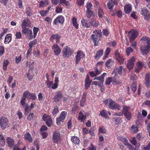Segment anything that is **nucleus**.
I'll use <instances>...</instances> for the list:
<instances>
[{
    "label": "nucleus",
    "instance_id": "nucleus-56",
    "mask_svg": "<svg viewBox=\"0 0 150 150\" xmlns=\"http://www.w3.org/2000/svg\"><path fill=\"white\" fill-rule=\"evenodd\" d=\"M58 22L62 23L64 21V19L62 16H60L57 17Z\"/></svg>",
    "mask_w": 150,
    "mask_h": 150
},
{
    "label": "nucleus",
    "instance_id": "nucleus-16",
    "mask_svg": "<svg viewBox=\"0 0 150 150\" xmlns=\"http://www.w3.org/2000/svg\"><path fill=\"white\" fill-rule=\"evenodd\" d=\"M52 48L55 55L59 54L61 52V50L57 44H54L52 46Z\"/></svg>",
    "mask_w": 150,
    "mask_h": 150
},
{
    "label": "nucleus",
    "instance_id": "nucleus-8",
    "mask_svg": "<svg viewBox=\"0 0 150 150\" xmlns=\"http://www.w3.org/2000/svg\"><path fill=\"white\" fill-rule=\"evenodd\" d=\"M129 107L124 106L122 110V113H124L125 118L128 120H129L132 117L131 113L129 111Z\"/></svg>",
    "mask_w": 150,
    "mask_h": 150
},
{
    "label": "nucleus",
    "instance_id": "nucleus-6",
    "mask_svg": "<svg viewBox=\"0 0 150 150\" xmlns=\"http://www.w3.org/2000/svg\"><path fill=\"white\" fill-rule=\"evenodd\" d=\"M52 140L53 142L57 144L60 143L61 138L60 133L58 131H55L53 135Z\"/></svg>",
    "mask_w": 150,
    "mask_h": 150
},
{
    "label": "nucleus",
    "instance_id": "nucleus-19",
    "mask_svg": "<svg viewBox=\"0 0 150 150\" xmlns=\"http://www.w3.org/2000/svg\"><path fill=\"white\" fill-rule=\"evenodd\" d=\"M28 91H26L25 92L23 93V96L22 97V99L21 101V103L23 107H25L26 105L25 103V100L26 98L27 97V95H28Z\"/></svg>",
    "mask_w": 150,
    "mask_h": 150
},
{
    "label": "nucleus",
    "instance_id": "nucleus-47",
    "mask_svg": "<svg viewBox=\"0 0 150 150\" xmlns=\"http://www.w3.org/2000/svg\"><path fill=\"white\" fill-rule=\"evenodd\" d=\"M133 50L130 47L127 48L126 49V53L127 56H129L130 52H132Z\"/></svg>",
    "mask_w": 150,
    "mask_h": 150
},
{
    "label": "nucleus",
    "instance_id": "nucleus-33",
    "mask_svg": "<svg viewBox=\"0 0 150 150\" xmlns=\"http://www.w3.org/2000/svg\"><path fill=\"white\" fill-rule=\"evenodd\" d=\"M24 137L25 140L29 142H32V139L31 138V135L29 133L25 134Z\"/></svg>",
    "mask_w": 150,
    "mask_h": 150
},
{
    "label": "nucleus",
    "instance_id": "nucleus-11",
    "mask_svg": "<svg viewBox=\"0 0 150 150\" xmlns=\"http://www.w3.org/2000/svg\"><path fill=\"white\" fill-rule=\"evenodd\" d=\"M129 39L130 42L133 41V40L137 37L138 35L136 30H132L129 33Z\"/></svg>",
    "mask_w": 150,
    "mask_h": 150
},
{
    "label": "nucleus",
    "instance_id": "nucleus-58",
    "mask_svg": "<svg viewBox=\"0 0 150 150\" xmlns=\"http://www.w3.org/2000/svg\"><path fill=\"white\" fill-rule=\"evenodd\" d=\"M115 122L116 125L120 124L122 122V120L119 118L116 117L115 120Z\"/></svg>",
    "mask_w": 150,
    "mask_h": 150
},
{
    "label": "nucleus",
    "instance_id": "nucleus-7",
    "mask_svg": "<svg viewBox=\"0 0 150 150\" xmlns=\"http://www.w3.org/2000/svg\"><path fill=\"white\" fill-rule=\"evenodd\" d=\"M62 52L63 56L65 57H70L73 53V51L70 47L67 46L63 49Z\"/></svg>",
    "mask_w": 150,
    "mask_h": 150
},
{
    "label": "nucleus",
    "instance_id": "nucleus-37",
    "mask_svg": "<svg viewBox=\"0 0 150 150\" xmlns=\"http://www.w3.org/2000/svg\"><path fill=\"white\" fill-rule=\"evenodd\" d=\"M118 62L121 64H123L124 61V59L122 55H120L118 57L116 58Z\"/></svg>",
    "mask_w": 150,
    "mask_h": 150
},
{
    "label": "nucleus",
    "instance_id": "nucleus-57",
    "mask_svg": "<svg viewBox=\"0 0 150 150\" xmlns=\"http://www.w3.org/2000/svg\"><path fill=\"white\" fill-rule=\"evenodd\" d=\"M60 3L61 4H64L67 6H69L70 4L69 2L66 0H60Z\"/></svg>",
    "mask_w": 150,
    "mask_h": 150
},
{
    "label": "nucleus",
    "instance_id": "nucleus-62",
    "mask_svg": "<svg viewBox=\"0 0 150 150\" xmlns=\"http://www.w3.org/2000/svg\"><path fill=\"white\" fill-rule=\"evenodd\" d=\"M145 80L146 81L150 80V73H147L145 75Z\"/></svg>",
    "mask_w": 150,
    "mask_h": 150
},
{
    "label": "nucleus",
    "instance_id": "nucleus-64",
    "mask_svg": "<svg viewBox=\"0 0 150 150\" xmlns=\"http://www.w3.org/2000/svg\"><path fill=\"white\" fill-rule=\"evenodd\" d=\"M15 35L16 39H20L21 37V33L20 32H16Z\"/></svg>",
    "mask_w": 150,
    "mask_h": 150
},
{
    "label": "nucleus",
    "instance_id": "nucleus-53",
    "mask_svg": "<svg viewBox=\"0 0 150 150\" xmlns=\"http://www.w3.org/2000/svg\"><path fill=\"white\" fill-rule=\"evenodd\" d=\"M100 115L102 117H105L106 118H108V117L107 113L105 112V110H103L100 112Z\"/></svg>",
    "mask_w": 150,
    "mask_h": 150
},
{
    "label": "nucleus",
    "instance_id": "nucleus-48",
    "mask_svg": "<svg viewBox=\"0 0 150 150\" xmlns=\"http://www.w3.org/2000/svg\"><path fill=\"white\" fill-rule=\"evenodd\" d=\"M9 64V62L7 60H5L4 61L3 64V68L4 70L6 69L7 67Z\"/></svg>",
    "mask_w": 150,
    "mask_h": 150
},
{
    "label": "nucleus",
    "instance_id": "nucleus-25",
    "mask_svg": "<svg viewBox=\"0 0 150 150\" xmlns=\"http://www.w3.org/2000/svg\"><path fill=\"white\" fill-rule=\"evenodd\" d=\"M72 142L75 144H78L79 143L80 140L77 137L73 136L71 138Z\"/></svg>",
    "mask_w": 150,
    "mask_h": 150
},
{
    "label": "nucleus",
    "instance_id": "nucleus-20",
    "mask_svg": "<svg viewBox=\"0 0 150 150\" xmlns=\"http://www.w3.org/2000/svg\"><path fill=\"white\" fill-rule=\"evenodd\" d=\"M31 23L30 21L27 18H25L22 21L21 24L22 26H24L25 27H30Z\"/></svg>",
    "mask_w": 150,
    "mask_h": 150
},
{
    "label": "nucleus",
    "instance_id": "nucleus-36",
    "mask_svg": "<svg viewBox=\"0 0 150 150\" xmlns=\"http://www.w3.org/2000/svg\"><path fill=\"white\" fill-rule=\"evenodd\" d=\"M86 116L84 115L83 113L80 112L79 113V120L81 122H83L85 119Z\"/></svg>",
    "mask_w": 150,
    "mask_h": 150
},
{
    "label": "nucleus",
    "instance_id": "nucleus-22",
    "mask_svg": "<svg viewBox=\"0 0 150 150\" xmlns=\"http://www.w3.org/2000/svg\"><path fill=\"white\" fill-rule=\"evenodd\" d=\"M132 5L130 4H126L124 7V10L127 14H128L132 11Z\"/></svg>",
    "mask_w": 150,
    "mask_h": 150
},
{
    "label": "nucleus",
    "instance_id": "nucleus-49",
    "mask_svg": "<svg viewBox=\"0 0 150 150\" xmlns=\"http://www.w3.org/2000/svg\"><path fill=\"white\" fill-rule=\"evenodd\" d=\"M110 50L111 48L109 47H108L106 49L105 53V57L103 58V59H105V58L107 57V56L109 54L110 51Z\"/></svg>",
    "mask_w": 150,
    "mask_h": 150
},
{
    "label": "nucleus",
    "instance_id": "nucleus-63",
    "mask_svg": "<svg viewBox=\"0 0 150 150\" xmlns=\"http://www.w3.org/2000/svg\"><path fill=\"white\" fill-rule=\"evenodd\" d=\"M46 83L48 88H50L53 84V82L51 81L47 80L46 82Z\"/></svg>",
    "mask_w": 150,
    "mask_h": 150
},
{
    "label": "nucleus",
    "instance_id": "nucleus-45",
    "mask_svg": "<svg viewBox=\"0 0 150 150\" xmlns=\"http://www.w3.org/2000/svg\"><path fill=\"white\" fill-rule=\"evenodd\" d=\"M131 88L133 92H134L137 90L136 84L135 83H132L131 86Z\"/></svg>",
    "mask_w": 150,
    "mask_h": 150
},
{
    "label": "nucleus",
    "instance_id": "nucleus-29",
    "mask_svg": "<svg viewBox=\"0 0 150 150\" xmlns=\"http://www.w3.org/2000/svg\"><path fill=\"white\" fill-rule=\"evenodd\" d=\"M130 130L131 132L132 133H137L138 131V128L136 126L132 125L130 129Z\"/></svg>",
    "mask_w": 150,
    "mask_h": 150
},
{
    "label": "nucleus",
    "instance_id": "nucleus-59",
    "mask_svg": "<svg viewBox=\"0 0 150 150\" xmlns=\"http://www.w3.org/2000/svg\"><path fill=\"white\" fill-rule=\"evenodd\" d=\"M112 80V78L111 77L108 78L105 81V83L108 85L110 84Z\"/></svg>",
    "mask_w": 150,
    "mask_h": 150
},
{
    "label": "nucleus",
    "instance_id": "nucleus-2",
    "mask_svg": "<svg viewBox=\"0 0 150 150\" xmlns=\"http://www.w3.org/2000/svg\"><path fill=\"white\" fill-rule=\"evenodd\" d=\"M94 34L91 36V39L94 43L95 46L98 45V41L101 37L102 33L101 31H94L93 32Z\"/></svg>",
    "mask_w": 150,
    "mask_h": 150
},
{
    "label": "nucleus",
    "instance_id": "nucleus-50",
    "mask_svg": "<svg viewBox=\"0 0 150 150\" xmlns=\"http://www.w3.org/2000/svg\"><path fill=\"white\" fill-rule=\"evenodd\" d=\"M113 62V60L111 59H109L107 60L106 63L105 65L107 67H109L111 65Z\"/></svg>",
    "mask_w": 150,
    "mask_h": 150
},
{
    "label": "nucleus",
    "instance_id": "nucleus-54",
    "mask_svg": "<svg viewBox=\"0 0 150 150\" xmlns=\"http://www.w3.org/2000/svg\"><path fill=\"white\" fill-rule=\"evenodd\" d=\"M98 131L99 133L102 134H104L106 132L105 129L103 127H100L98 130Z\"/></svg>",
    "mask_w": 150,
    "mask_h": 150
},
{
    "label": "nucleus",
    "instance_id": "nucleus-4",
    "mask_svg": "<svg viewBox=\"0 0 150 150\" xmlns=\"http://www.w3.org/2000/svg\"><path fill=\"white\" fill-rule=\"evenodd\" d=\"M0 125L2 129H4L9 126V123L7 118L3 116L0 119Z\"/></svg>",
    "mask_w": 150,
    "mask_h": 150
},
{
    "label": "nucleus",
    "instance_id": "nucleus-27",
    "mask_svg": "<svg viewBox=\"0 0 150 150\" xmlns=\"http://www.w3.org/2000/svg\"><path fill=\"white\" fill-rule=\"evenodd\" d=\"M6 141L9 146L12 147L14 145V140L11 138L8 137L7 138Z\"/></svg>",
    "mask_w": 150,
    "mask_h": 150
},
{
    "label": "nucleus",
    "instance_id": "nucleus-12",
    "mask_svg": "<svg viewBox=\"0 0 150 150\" xmlns=\"http://www.w3.org/2000/svg\"><path fill=\"white\" fill-rule=\"evenodd\" d=\"M85 54L83 52L81 51H78L77 53V54L75 57L76 63L78 64L80 62V59L83 57H84Z\"/></svg>",
    "mask_w": 150,
    "mask_h": 150
},
{
    "label": "nucleus",
    "instance_id": "nucleus-43",
    "mask_svg": "<svg viewBox=\"0 0 150 150\" xmlns=\"http://www.w3.org/2000/svg\"><path fill=\"white\" fill-rule=\"evenodd\" d=\"M45 121H46V123L48 126L50 127L52 125V120L50 117H49Z\"/></svg>",
    "mask_w": 150,
    "mask_h": 150
},
{
    "label": "nucleus",
    "instance_id": "nucleus-41",
    "mask_svg": "<svg viewBox=\"0 0 150 150\" xmlns=\"http://www.w3.org/2000/svg\"><path fill=\"white\" fill-rule=\"evenodd\" d=\"M86 21L84 18H82L81 21V23L83 26L86 28H89V26L88 23L86 22Z\"/></svg>",
    "mask_w": 150,
    "mask_h": 150
},
{
    "label": "nucleus",
    "instance_id": "nucleus-24",
    "mask_svg": "<svg viewBox=\"0 0 150 150\" xmlns=\"http://www.w3.org/2000/svg\"><path fill=\"white\" fill-rule=\"evenodd\" d=\"M90 24L94 27H97L99 25V22L94 18H92L89 22Z\"/></svg>",
    "mask_w": 150,
    "mask_h": 150
},
{
    "label": "nucleus",
    "instance_id": "nucleus-31",
    "mask_svg": "<svg viewBox=\"0 0 150 150\" xmlns=\"http://www.w3.org/2000/svg\"><path fill=\"white\" fill-rule=\"evenodd\" d=\"M72 22L73 26L76 29H78L79 28V24L77 23L76 18L73 17L72 19Z\"/></svg>",
    "mask_w": 150,
    "mask_h": 150
},
{
    "label": "nucleus",
    "instance_id": "nucleus-55",
    "mask_svg": "<svg viewBox=\"0 0 150 150\" xmlns=\"http://www.w3.org/2000/svg\"><path fill=\"white\" fill-rule=\"evenodd\" d=\"M37 41L35 40L30 42L29 44V46L30 47L32 48V47H33L34 45L37 43Z\"/></svg>",
    "mask_w": 150,
    "mask_h": 150
},
{
    "label": "nucleus",
    "instance_id": "nucleus-32",
    "mask_svg": "<svg viewBox=\"0 0 150 150\" xmlns=\"http://www.w3.org/2000/svg\"><path fill=\"white\" fill-rule=\"evenodd\" d=\"M86 14L87 17L88 18H90L94 15V13L91 10H86Z\"/></svg>",
    "mask_w": 150,
    "mask_h": 150
},
{
    "label": "nucleus",
    "instance_id": "nucleus-39",
    "mask_svg": "<svg viewBox=\"0 0 150 150\" xmlns=\"http://www.w3.org/2000/svg\"><path fill=\"white\" fill-rule=\"evenodd\" d=\"M32 11L31 8L29 7H27L26 9V13L28 16H30L32 15Z\"/></svg>",
    "mask_w": 150,
    "mask_h": 150
},
{
    "label": "nucleus",
    "instance_id": "nucleus-21",
    "mask_svg": "<svg viewBox=\"0 0 150 150\" xmlns=\"http://www.w3.org/2000/svg\"><path fill=\"white\" fill-rule=\"evenodd\" d=\"M91 82V80H89V76L88 75H87L85 80V88L86 89H88V87L90 86Z\"/></svg>",
    "mask_w": 150,
    "mask_h": 150
},
{
    "label": "nucleus",
    "instance_id": "nucleus-26",
    "mask_svg": "<svg viewBox=\"0 0 150 150\" xmlns=\"http://www.w3.org/2000/svg\"><path fill=\"white\" fill-rule=\"evenodd\" d=\"M103 53V50L98 51L96 52V55L95 56V58L96 59H98L102 55Z\"/></svg>",
    "mask_w": 150,
    "mask_h": 150
},
{
    "label": "nucleus",
    "instance_id": "nucleus-46",
    "mask_svg": "<svg viewBox=\"0 0 150 150\" xmlns=\"http://www.w3.org/2000/svg\"><path fill=\"white\" fill-rule=\"evenodd\" d=\"M92 5L90 2H88L87 3L86 7L87 8L86 10H91L92 9Z\"/></svg>",
    "mask_w": 150,
    "mask_h": 150
},
{
    "label": "nucleus",
    "instance_id": "nucleus-23",
    "mask_svg": "<svg viewBox=\"0 0 150 150\" xmlns=\"http://www.w3.org/2000/svg\"><path fill=\"white\" fill-rule=\"evenodd\" d=\"M95 79L98 80L99 81V84H98V86L100 88H103V84L104 81V79L100 76L99 77H95L93 79V80Z\"/></svg>",
    "mask_w": 150,
    "mask_h": 150
},
{
    "label": "nucleus",
    "instance_id": "nucleus-13",
    "mask_svg": "<svg viewBox=\"0 0 150 150\" xmlns=\"http://www.w3.org/2000/svg\"><path fill=\"white\" fill-rule=\"evenodd\" d=\"M118 139L123 143L126 145H127V147L129 149H132V150H135L134 148L132 149L131 145L128 143L127 140L125 138H123V137H118Z\"/></svg>",
    "mask_w": 150,
    "mask_h": 150
},
{
    "label": "nucleus",
    "instance_id": "nucleus-14",
    "mask_svg": "<svg viewBox=\"0 0 150 150\" xmlns=\"http://www.w3.org/2000/svg\"><path fill=\"white\" fill-rule=\"evenodd\" d=\"M135 59L133 57L129 61L127 65V68L129 69H132L134 65V62L135 61Z\"/></svg>",
    "mask_w": 150,
    "mask_h": 150
},
{
    "label": "nucleus",
    "instance_id": "nucleus-15",
    "mask_svg": "<svg viewBox=\"0 0 150 150\" xmlns=\"http://www.w3.org/2000/svg\"><path fill=\"white\" fill-rule=\"evenodd\" d=\"M61 38L60 35L57 34L53 35L50 38V40L52 42L56 41L57 43H59L60 42L59 39Z\"/></svg>",
    "mask_w": 150,
    "mask_h": 150
},
{
    "label": "nucleus",
    "instance_id": "nucleus-61",
    "mask_svg": "<svg viewBox=\"0 0 150 150\" xmlns=\"http://www.w3.org/2000/svg\"><path fill=\"white\" fill-rule=\"evenodd\" d=\"M142 149L143 150H150V142L146 147H145L144 146H142Z\"/></svg>",
    "mask_w": 150,
    "mask_h": 150
},
{
    "label": "nucleus",
    "instance_id": "nucleus-5",
    "mask_svg": "<svg viewBox=\"0 0 150 150\" xmlns=\"http://www.w3.org/2000/svg\"><path fill=\"white\" fill-rule=\"evenodd\" d=\"M67 112L65 111H62L60 114L59 117L56 119V123L58 125H60L64 122V120L66 119Z\"/></svg>",
    "mask_w": 150,
    "mask_h": 150
},
{
    "label": "nucleus",
    "instance_id": "nucleus-30",
    "mask_svg": "<svg viewBox=\"0 0 150 150\" xmlns=\"http://www.w3.org/2000/svg\"><path fill=\"white\" fill-rule=\"evenodd\" d=\"M11 34H7L5 38L4 43L5 44L11 42Z\"/></svg>",
    "mask_w": 150,
    "mask_h": 150
},
{
    "label": "nucleus",
    "instance_id": "nucleus-38",
    "mask_svg": "<svg viewBox=\"0 0 150 150\" xmlns=\"http://www.w3.org/2000/svg\"><path fill=\"white\" fill-rule=\"evenodd\" d=\"M22 32L24 34L28 33L31 29L29 28H27L24 26H22Z\"/></svg>",
    "mask_w": 150,
    "mask_h": 150
},
{
    "label": "nucleus",
    "instance_id": "nucleus-40",
    "mask_svg": "<svg viewBox=\"0 0 150 150\" xmlns=\"http://www.w3.org/2000/svg\"><path fill=\"white\" fill-rule=\"evenodd\" d=\"M27 96L28 98L33 100H35L36 98V96L35 94L29 93L28 92V95H27Z\"/></svg>",
    "mask_w": 150,
    "mask_h": 150
},
{
    "label": "nucleus",
    "instance_id": "nucleus-18",
    "mask_svg": "<svg viewBox=\"0 0 150 150\" xmlns=\"http://www.w3.org/2000/svg\"><path fill=\"white\" fill-rule=\"evenodd\" d=\"M62 97V93L60 91H58L56 93V96L54 98V100L55 102L57 103Z\"/></svg>",
    "mask_w": 150,
    "mask_h": 150
},
{
    "label": "nucleus",
    "instance_id": "nucleus-44",
    "mask_svg": "<svg viewBox=\"0 0 150 150\" xmlns=\"http://www.w3.org/2000/svg\"><path fill=\"white\" fill-rule=\"evenodd\" d=\"M59 112L58 108L57 106H55L54 107V109L53 110L52 112V114L53 115H54Z\"/></svg>",
    "mask_w": 150,
    "mask_h": 150
},
{
    "label": "nucleus",
    "instance_id": "nucleus-34",
    "mask_svg": "<svg viewBox=\"0 0 150 150\" xmlns=\"http://www.w3.org/2000/svg\"><path fill=\"white\" fill-rule=\"evenodd\" d=\"M131 142L133 145H135L136 147L137 148L139 147L140 145V143L139 142H137L136 139V138L135 137L132 138Z\"/></svg>",
    "mask_w": 150,
    "mask_h": 150
},
{
    "label": "nucleus",
    "instance_id": "nucleus-9",
    "mask_svg": "<svg viewBox=\"0 0 150 150\" xmlns=\"http://www.w3.org/2000/svg\"><path fill=\"white\" fill-rule=\"evenodd\" d=\"M102 72V70L100 69V67H97L94 69V71H90L89 74L91 77H93L100 74Z\"/></svg>",
    "mask_w": 150,
    "mask_h": 150
},
{
    "label": "nucleus",
    "instance_id": "nucleus-1",
    "mask_svg": "<svg viewBox=\"0 0 150 150\" xmlns=\"http://www.w3.org/2000/svg\"><path fill=\"white\" fill-rule=\"evenodd\" d=\"M141 50L143 54H147L150 50V38L149 37H143L141 39Z\"/></svg>",
    "mask_w": 150,
    "mask_h": 150
},
{
    "label": "nucleus",
    "instance_id": "nucleus-10",
    "mask_svg": "<svg viewBox=\"0 0 150 150\" xmlns=\"http://www.w3.org/2000/svg\"><path fill=\"white\" fill-rule=\"evenodd\" d=\"M108 106L112 110L116 109L120 110L121 108V107L119 105L111 99L110 100Z\"/></svg>",
    "mask_w": 150,
    "mask_h": 150
},
{
    "label": "nucleus",
    "instance_id": "nucleus-35",
    "mask_svg": "<svg viewBox=\"0 0 150 150\" xmlns=\"http://www.w3.org/2000/svg\"><path fill=\"white\" fill-rule=\"evenodd\" d=\"M86 93H84L83 95V97L81 99L80 101V105L81 106H83L85 105V101L86 100Z\"/></svg>",
    "mask_w": 150,
    "mask_h": 150
},
{
    "label": "nucleus",
    "instance_id": "nucleus-3",
    "mask_svg": "<svg viewBox=\"0 0 150 150\" xmlns=\"http://www.w3.org/2000/svg\"><path fill=\"white\" fill-rule=\"evenodd\" d=\"M138 12L144 16L145 20L148 21L150 19V15L149 10L146 8L144 7L143 8H140L139 9Z\"/></svg>",
    "mask_w": 150,
    "mask_h": 150
},
{
    "label": "nucleus",
    "instance_id": "nucleus-51",
    "mask_svg": "<svg viewBox=\"0 0 150 150\" xmlns=\"http://www.w3.org/2000/svg\"><path fill=\"white\" fill-rule=\"evenodd\" d=\"M28 35L27 37L30 40H31L32 39L34 38L33 35H32V32L31 30H30L28 33Z\"/></svg>",
    "mask_w": 150,
    "mask_h": 150
},
{
    "label": "nucleus",
    "instance_id": "nucleus-52",
    "mask_svg": "<svg viewBox=\"0 0 150 150\" xmlns=\"http://www.w3.org/2000/svg\"><path fill=\"white\" fill-rule=\"evenodd\" d=\"M98 15L100 18H101L103 17L104 13L101 9H99L98 12Z\"/></svg>",
    "mask_w": 150,
    "mask_h": 150
},
{
    "label": "nucleus",
    "instance_id": "nucleus-60",
    "mask_svg": "<svg viewBox=\"0 0 150 150\" xmlns=\"http://www.w3.org/2000/svg\"><path fill=\"white\" fill-rule=\"evenodd\" d=\"M94 128L93 127H92L89 130V133L91 136H93L94 135Z\"/></svg>",
    "mask_w": 150,
    "mask_h": 150
},
{
    "label": "nucleus",
    "instance_id": "nucleus-28",
    "mask_svg": "<svg viewBox=\"0 0 150 150\" xmlns=\"http://www.w3.org/2000/svg\"><path fill=\"white\" fill-rule=\"evenodd\" d=\"M144 64L141 61L138 62L137 64V67L136 71L137 72H138L142 68Z\"/></svg>",
    "mask_w": 150,
    "mask_h": 150
},
{
    "label": "nucleus",
    "instance_id": "nucleus-42",
    "mask_svg": "<svg viewBox=\"0 0 150 150\" xmlns=\"http://www.w3.org/2000/svg\"><path fill=\"white\" fill-rule=\"evenodd\" d=\"M38 30L39 28H38L35 27H34L33 28L34 38H35L36 37Z\"/></svg>",
    "mask_w": 150,
    "mask_h": 150
},
{
    "label": "nucleus",
    "instance_id": "nucleus-17",
    "mask_svg": "<svg viewBox=\"0 0 150 150\" xmlns=\"http://www.w3.org/2000/svg\"><path fill=\"white\" fill-rule=\"evenodd\" d=\"M118 1L117 0H110L107 4V6L108 8L111 9L112 8L114 5H117Z\"/></svg>",
    "mask_w": 150,
    "mask_h": 150
}]
</instances>
